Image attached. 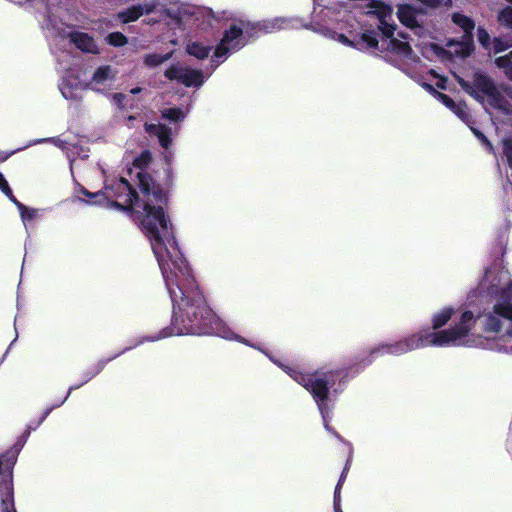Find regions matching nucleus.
<instances>
[{
  "label": "nucleus",
  "instance_id": "nucleus-1",
  "mask_svg": "<svg viewBox=\"0 0 512 512\" xmlns=\"http://www.w3.org/2000/svg\"><path fill=\"white\" fill-rule=\"evenodd\" d=\"M164 179L156 172H138V187L142 197L124 177L105 186L110 205L126 212H135L141 229L150 240L166 287L173 302V317L169 335H221L224 325L209 307L199 289L188 261L177 243L174 227L167 214L174 175L165 157Z\"/></svg>",
  "mask_w": 512,
  "mask_h": 512
},
{
  "label": "nucleus",
  "instance_id": "nucleus-2",
  "mask_svg": "<svg viewBox=\"0 0 512 512\" xmlns=\"http://www.w3.org/2000/svg\"><path fill=\"white\" fill-rule=\"evenodd\" d=\"M107 364H93L85 372L82 382L78 385H73L68 389L66 396L58 404L47 408L40 419L35 425H27L22 435L17 439L14 445L0 456V502L1 512H16L14 503V488H13V469L17 462L18 455L22 450L24 444L29 438L31 431L40 426L43 421L48 417L51 411L61 406L69 397L73 390L80 388L85 383L89 382L97 376L105 368Z\"/></svg>",
  "mask_w": 512,
  "mask_h": 512
},
{
  "label": "nucleus",
  "instance_id": "nucleus-3",
  "mask_svg": "<svg viewBox=\"0 0 512 512\" xmlns=\"http://www.w3.org/2000/svg\"><path fill=\"white\" fill-rule=\"evenodd\" d=\"M455 80L469 96L479 103L483 104L484 96H486L491 107L506 114L512 112L511 104L499 91L494 80L488 74L480 71L474 72L472 83L458 75H455Z\"/></svg>",
  "mask_w": 512,
  "mask_h": 512
},
{
  "label": "nucleus",
  "instance_id": "nucleus-4",
  "mask_svg": "<svg viewBox=\"0 0 512 512\" xmlns=\"http://www.w3.org/2000/svg\"><path fill=\"white\" fill-rule=\"evenodd\" d=\"M476 319L472 311H464L461 315L460 321L449 329L432 332L424 331L420 332L423 340V347L425 346H451L458 345L460 341L467 337L473 326L475 325Z\"/></svg>",
  "mask_w": 512,
  "mask_h": 512
},
{
  "label": "nucleus",
  "instance_id": "nucleus-5",
  "mask_svg": "<svg viewBox=\"0 0 512 512\" xmlns=\"http://www.w3.org/2000/svg\"><path fill=\"white\" fill-rule=\"evenodd\" d=\"M341 370H316L310 374L304 388L311 393L322 417L325 419L329 414L330 389L336 384L338 378L342 377Z\"/></svg>",
  "mask_w": 512,
  "mask_h": 512
},
{
  "label": "nucleus",
  "instance_id": "nucleus-6",
  "mask_svg": "<svg viewBox=\"0 0 512 512\" xmlns=\"http://www.w3.org/2000/svg\"><path fill=\"white\" fill-rule=\"evenodd\" d=\"M421 347H423V340L421 335L415 333L394 343L379 344L378 346L370 349L368 356L362 359L360 362L364 365H370L379 356H400Z\"/></svg>",
  "mask_w": 512,
  "mask_h": 512
},
{
  "label": "nucleus",
  "instance_id": "nucleus-7",
  "mask_svg": "<svg viewBox=\"0 0 512 512\" xmlns=\"http://www.w3.org/2000/svg\"><path fill=\"white\" fill-rule=\"evenodd\" d=\"M164 76L170 81H178L185 87H200L204 83V76L201 70L189 67H181L173 64L164 71Z\"/></svg>",
  "mask_w": 512,
  "mask_h": 512
},
{
  "label": "nucleus",
  "instance_id": "nucleus-8",
  "mask_svg": "<svg viewBox=\"0 0 512 512\" xmlns=\"http://www.w3.org/2000/svg\"><path fill=\"white\" fill-rule=\"evenodd\" d=\"M420 13H423L422 9H417L411 4H402L398 6L397 17L402 25L415 30V33H419L423 30V27L417 21V15Z\"/></svg>",
  "mask_w": 512,
  "mask_h": 512
},
{
  "label": "nucleus",
  "instance_id": "nucleus-9",
  "mask_svg": "<svg viewBox=\"0 0 512 512\" xmlns=\"http://www.w3.org/2000/svg\"><path fill=\"white\" fill-rule=\"evenodd\" d=\"M69 39L79 50L84 53H99V48L94 38L86 32L72 31L69 33Z\"/></svg>",
  "mask_w": 512,
  "mask_h": 512
},
{
  "label": "nucleus",
  "instance_id": "nucleus-10",
  "mask_svg": "<svg viewBox=\"0 0 512 512\" xmlns=\"http://www.w3.org/2000/svg\"><path fill=\"white\" fill-rule=\"evenodd\" d=\"M243 36L248 39L257 38L260 33H271L276 29V23L273 21L247 22L241 21Z\"/></svg>",
  "mask_w": 512,
  "mask_h": 512
},
{
  "label": "nucleus",
  "instance_id": "nucleus-11",
  "mask_svg": "<svg viewBox=\"0 0 512 512\" xmlns=\"http://www.w3.org/2000/svg\"><path fill=\"white\" fill-rule=\"evenodd\" d=\"M221 41L228 46L230 45L234 50L242 48L246 44L245 37L243 36V28L235 23L232 24L229 29L224 32Z\"/></svg>",
  "mask_w": 512,
  "mask_h": 512
},
{
  "label": "nucleus",
  "instance_id": "nucleus-12",
  "mask_svg": "<svg viewBox=\"0 0 512 512\" xmlns=\"http://www.w3.org/2000/svg\"><path fill=\"white\" fill-rule=\"evenodd\" d=\"M377 35L375 30H365L355 38V49L360 51L377 50L379 45Z\"/></svg>",
  "mask_w": 512,
  "mask_h": 512
},
{
  "label": "nucleus",
  "instance_id": "nucleus-13",
  "mask_svg": "<svg viewBox=\"0 0 512 512\" xmlns=\"http://www.w3.org/2000/svg\"><path fill=\"white\" fill-rule=\"evenodd\" d=\"M386 49L400 56L409 57L413 50L408 42L400 41L394 37L387 41Z\"/></svg>",
  "mask_w": 512,
  "mask_h": 512
},
{
  "label": "nucleus",
  "instance_id": "nucleus-14",
  "mask_svg": "<svg viewBox=\"0 0 512 512\" xmlns=\"http://www.w3.org/2000/svg\"><path fill=\"white\" fill-rule=\"evenodd\" d=\"M212 50L210 45H204L200 42H191L186 46V52L199 60H203L208 57Z\"/></svg>",
  "mask_w": 512,
  "mask_h": 512
},
{
  "label": "nucleus",
  "instance_id": "nucleus-15",
  "mask_svg": "<svg viewBox=\"0 0 512 512\" xmlns=\"http://www.w3.org/2000/svg\"><path fill=\"white\" fill-rule=\"evenodd\" d=\"M452 21L454 24L459 26L463 31L465 35H471L473 34V30L475 28V22L472 18L455 12L452 15Z\"/></svg>",
  "mask_w": 512,
  "mask_h": 512
},
{
  "label": "nucleus",
  "instance_id": "nucleus-16",
  "mask_svg": "<svg viewBox=\"0 0 512 512\" xmlns=\"http://www.w3.org/2000/svg\"><path fill=\"white\" fill-rule=\"evenodd\" d=\"M454 312L452 307H445L440 312L434 314L432 317V328L438 330L445 326L452 318Z\"/></svg>",
  "mask_w": 512,
  "mask_h": 512
},
{
  "label": "nucleus",
  "instance_id": "nucleus-17",
  "mask_svg": "<svg viewBox=\"0 0 512 512\" xmlns=\"http://www.w3.org/2000/svg\"><path fill=\"white\" fill-rule=\"evenodd\" d=\"M143 15V8L141 4L128 7L126 10L118 13V18L123 23H130L138 20Z\"/></svg>",
  "mask_w": 512,
  "mask_h": 512
},
{
  "label": "nucleus",
  "instance_id": "nucleus-18",
  "mask_svg": "<svg viewBox=\"0 0 512 512\" xmlns=\"http://www.w3.org/2000/svg\"><path fill=\"white\" fill-rule=\"evenodd\" d=\"M174 51H170L165 54H157V53H148L143 57V64L146 67L153 68L157 67L160 64L170 60L173 56Z\"/></svg>",
  "mask_w": 512,
  "mask_h": 512
},
{
  "label": "nucleus",
  "instance_id": "nucleus-19",
  "mask_svg": "<svg viewBox=\"0 0 512 512\" xmlns=\"http://www.w3.org/2000/svg\"><path fill=\"white\" fill-rule=\"evenodd\" d=\"M77 192L88 198L86 202L89 204H103L104 202L108 201L107 194L102 190L97 192H90L85 187L79 186Z\"/></svg>",
  "mask_w": 512,
  "mask_h": 512
},
{
  "label": "nucleus",
  "instance_id": "nucleus-20",
  "mask_svg": "<svg viewBox=\"0 0 512 512\" xmlns=\"http://www.w3.org/2000/svg\"><path fill=\"white\" fill-rule=\"evenodd\" d=\"M292 379H294L297 383L304 387L305 383L309 379L311 373H304L299 370L297 367L284 365L282 363L278 364Z\"/></svg>",
  "mask_w": 512,
  "mask_h": 512
},
{
  "label": "nucleus",
  "instance_id": "nucleus-21",
  "mask_svg": "<svg viewBox=\"0 0 512 512\" xmlns=\"http://www.w3.org/2000/svg\"><path fill=\"white\" fill-rule=\"evenodd\" d=\"M12 203L17 207L21 219L24 223L33 221L38 216V209L27 207L22 202H20L17 198H15Z\"/></svg>",
  "mask_w": 512,
  "mask_h": 512
},
{
  "label": "nucleus",
  "instance_id": "nucleus-22",
  "mask_svg": "<svg viewBox=\"0 0 512 512\" xmlns=\"http://www.w3.org/2000/svg\"><path fill=\"white\" fill-rule=\"evenodd\" d=\"M370 7L374 9L373 13L377 15L379 21L386 20L392 14L391 6L381 1L374 0Z\"/></svg>",
  "mask_w": 512,
  "mask_h": 512
},
{
  "label": "nucleus",
  "instance_id": "nucleus-23",
  "mask_svg": "<svg viewBox=\"0 0 512 512\" xmlns=\"http://www.w3.org/2000/svg\"><path fill=\"white\" fill-rule=\"evenodd\" d=\"M494 314L490 313L485 318L484 330L486 332L498 333L501 331L502 322L494 311Z\"/></svg>",
  "mask_w": 512,
  "mask_h": 512
},
{
  "label": "nucleus",
  "instance_id": "nucleus-24",
  "mask_svg": "<svg viewBox=\"0 0 512 512\" xmlns=\"http://www.w3.org/2000/svg\"><path fill=\"white\" fill-rule=\"evenodd\" d=\"M497 21L505 29L512 31V6L502 8L497 15Z\"/></svg>",
  "mask_w": 512,
  "mask_h": 512
},
{
  "label": "nucleus",
  "instance_id": "nucleus-25",
  "mask_svg": "<svg viewBox=\"0 0 512 512\" xmlns=\"http://www.w3.org/2000/svg\"><path fill=\"white\" fill-rule=\"evenodd\" d=\"M112 68L110 65H103L98 67L92 77V82L95 84H103L111 78Z\"/></svg>",
  "mask_w": 512,
  "mask_h": 512
},
{
  "label": "nucleus",
  "instance_id": "nucleus-26",
  "mask_svg": "<svg viewBox=\"0 0 512 512\" xmlns=\"http://www.w3.org/2000/svg\"><path fill=\"white\" fill-rule=\"evenodd\" d=\"M105 41L113 47H123L128 43V38L122 32H111L109 33Z\"/></svg>",
  "mask_w": 512,
  "mask_h": 512
},
{
  "label": "nucleus",
  "instance_id": "nucleus-27",
  "mask_svg": "<svg viewBox=\"0 0 512 512\" xmlns=\"http://www.w3.org/2000/svg\"><path fill=\"white\" fill-rule=\"evenodd\" d=\"M459 45L461 47L460 55L462 57H468L470 54L474 51L475 45L473 41V34L471 35H463L462 41L459 42Z\"/></svg>",
  "mask_w": 512,
  "mask_h": 512
},
{
  "label": "nucleus",
  "instance_id": "nucleus-28",
  "mask_svg": "<svg viewBox=\"0 0 512 512\" xmlns=\"http://www.w3.org/2000/svg\"><path fill=\"white\" fill-rule=\"evenodd\" d=\"M162 117L173 122H180L184 119L185 115L181 108L173 107L167 108L162 112Z\"/></svg>",
  "mask_w": 512,
  "mask_h": 512
},
{
  "label": "nucleus",
  "instance_id": "nucleus-29",
  "mask_svg": "<svg viewBox=\"0 0 512 512\" xmlns=\"http://www.w3.org/2000/svg\"><path fill=\"white\" fill-rule=\"evenodd\" d=\"M171 133V128L164 125L162 128H160V131L156 136L158 138L159 144L164 149H168L172 143Z\"/></svg>",
  "mask_w": 512,
  "mask_h": 512
},
{
  "label": "nucleus",
  "instance_id": "nucleus-30",
  "mask_svg": "<svg viewBox=\"0 0 512 512\" xmlns=\"http://www.w3.org/2000/svg\"><path fill=\"white\" fill-rule=\"evenodd\" d=\"M495 64L503 70L506 78L512 81V61L507 57L499 56L495 59Z\"/></svg>",
  "mask_w": 512,
  "mask_h": 512
},
{
  "label": "nucleus",
  "instance_id": "nucleus-31",
  "mask_svg": "<svg viewBox=\"0 0 512 512\" xmlns=\"http://www.w3.org/2000/svg\"><path fill=\"white\" fill-rule=\"evenodd\" d=\"M152 161V155L149 150H144L141 152L139 156H137L134 161L133 165L136 168H139L141 170H144ZM144 172V171H141Z\"/></svg>",
  "mask_w": 512,
  "mask_h": 512
},
{
  "label": "nucleus",
  "instance_id": "nucleus-32",
  "mask_svg": "<svg viewBox=\"0 0 512 512\" xmlns=\"http://www.w3.org/2000/svg\"><path fill=\"white\" fill-rule=\"evenodd\" d=\"M352 459H353V451L352 449H348L347 451V455H346V459H345V465H344V468L340 474V477H339V480L337 482L336 485H340L341 487L343 486L345 480H346V477L349 473V470H350V467H351V464H352Z\"/></svg>",
  "mask_w": 512,
  "mask_h": 512
},
{
  "label": "nucleus",
  "instance_id": "nucleus-33",
  "mask_svg": "<svg viewBox=\"0 0 512 512\" xmlns=\"http://www.w3.org/2000/svg\"><path fill=\"white\" fill-rule=\"evenodd\" d=\"M378 29L381 31L382 35L388 40L391 39L394 35L396 25L389 24L386 20L379 21Z\"/></svg>",
  "mask_w": 512,
  "mask_h": 512
},
{
  "label": "nucleus",
  "instance_id": "nucleus-34",
  "mask_svg": "<svg viewBox=\"0 0 512 512\" xmlns=\"http://www.w3.org/2000/svg\"><path fill=\"white\" fill-rule=\"evenodd\" d=\"M0 190L2 193L12 202L15 200V195L13 194L12 189L10 188L7 180L4 175L0 172Z\"/></svg>",
  "mask_w": 512,
  "mask_h": 512
},
{
  "label": "nucleus",
  "instance_id": "nucleus-35",
  "mask_svg": "<svg viewBox=\"0 0 512 512\" xmlns=\"http://www.w3.org/2000/svg\"><path fill=\"white\" fill-rule=\"evenodd\" d=\"M477 38H478V42L481 44L482 47H484V48L489 47L490 35L484 27L479 26L477 28Z\"/></svg>",
  "mask_w": 512,
  "mask_h": 512
},
{
  "label": "nucleus",
  "instance_id": "nucleus-36",
  "mask_svg": "<svg viewBox=\"0 0 512 512\" xmlns=\"http://www.w3.org/2000/svg\"><path fill=\"white\" fill-rule=\"evenodd\" d=\"M435 98L440 100L449 109L461 108V103H455V101L449 95L442 92L437 93Z\"/></svg>",
  "mask_w": 512,
  "mask_h": 512
},
{
  "label": "nucleus",
  "instance_id": "nucleus-37",
  "mask_svg": "<svg viewBox=\"0 0 512 512\" xmlns=\"http://www.w3.org/2000/svg\"><path fill=\"white\" fill-rule=\"evenodd\" d=\"M503 154L508 166L512 169V137L503 140Z\"/></svg>",
  "mask_w": 512,
  "mask_h": 512
},
{
  "label": "nucleus",
  "instance_id": "nucleus-38",
  "mask_svg": "<svg viewBox=\"0 0 512 512\" xmlns=\"http://www.w3.org/2000/svg\"><path fill=\"white\" fill-rule=\"evenodd\" d=\"M493 43H494V51H495V53L504 52L508 48L512 47V41L502 40L501 38H498V37L494 38Z\"/></svg>",
  "mask_w": 512,
  "mask_h": 512
},
{
  "label": "nucleus",
  "instance_id": "nucleus-39",
  "mask_svg": "<svg viewBox=\"0 0 512 512\" xmlns=\"http://www.w3.org/2000/svg\"><path fill=\"white\" fill-rule=\"evenodd\" d=\"M232 48L228 46L227 44H224L221 40L219 44L216 46L214 51V57L221 58L225 55H227Z\"/></svg>",
  "mask_w": 512,
  "mask_h": 512
},
{
  "label": "nucleus",
  "instance_id": "nucleus-40",
  "mask_svg": "<svg viewBox=\"0 0 512 512\" xmlns=\"http://www.w3.org/2000/svg\"><path fill=\"white\" fill-rule=\"evenodd\" d=\"M163 126L164 124L145 123L144 129L148 134L157 136Z\"/></svg>",
  "mask_w": 512,
  "mask_h": 512
},
{
  "label": "nucleus",
  "instance_id": "nucleus-41",
  "mask_svg": "<svg viewBox=\"0 0 512 512\" xmlns=\"http://www.w3.org/2000/svg\"><path fill=\"white\" fill-rule=\"evenodd\" d=\"M341 489L342 487L340 485H336L333 497V507L336 506L339 508V505H341Z\"/></svg>",
  "mask_w": 512,
  "mask_h": 512
},
{
  "label": "nucleus",
  "instance_id": "nucleus-42",
  "mask_svg": "<svg viewBox=\"0 0 512 512\" xmlns=\"http://www.w3.org/2000/svg\"><path fill=\"white\" fill-rule=\"evenodd\" d=\"M474 135L484 144H487L489 146H492L488 138L485 136L483 132H481L478 129H472Z\"/></svg>",
  "mask_w": 512,
  "mask_h": 512
},
{
  "label": "nucleus",
  "instance_id": "nucleus-43",
  "mask_svg": "<svg viewBox=\"0 0 512 512\" xmlns=\"http://www.w3.org/2000/svg\"><path fill=\"white\" fill-rule=\"evenodd\" d=\"M422 4L430 8H437L441 5L442 0H419Z\"/></svg>",
  "mask_w": 512,
  "mask_h": 512
},
{
  "label": "nucleus",
  "instance_id": "nucleus-44",
  "mask_svg": "<svg viewBox=\"0 0 512 512\" xmlns=\"http://www.w3.org/2000/svg\"><path fill=\"white\" fill-rule=\"evenodd\" d=\"M142 8H143V14H147V15L151 14L156 9V3L155 2L145 3L142 5Z\"/></svg>",
  "mask_w": 512,
  "mask_h": 512
},
{
  "label": "nucleus",
  "instance_id": "nucleus-45",
  "mask_svg": "<svg viewBox=\"0 0 512 512\" xmlns=\"http://www.w3.org/2000/svg\"><path fill=\"white\" fill-rule=\"evenodd\" d=\"M339 41L343 43L344 45H347L349 47L355 48V39L350 40L346 35L340 34L339 35Z\"/></svg>",
  "mask_w": 512,
  "mask_h": 512
},
{
  "label": "nucleus",
  "instance_id": "nucleus-46",
  "mask_svg": "<svg viewBox=\"0 0 512 512\" xmlns=\"http://www.w3.org/2000/svg\"><path fill=\"white\" fill-rule=\"evenodd\" d=\"M457 116L464 118L466 116V105L461 103V108L451 109Z\"/></svg>",
  "mask_w": 512,
  "mask_h": 512
},
{
  "label": "nucleus",
  "instance_id": "nucleus-47",
  "mask_svg": "<svg viewBox=\"0 0 512 512\" xmlns=\"http://www.w3.org/2000/svg\"><path fill=\"white\" fill-rule=\"evenodd\" d=\"M422 87L427 91L429 92L431 95H433L434 97L437 96V93H439V91H437L431 84L429 83H423L422 84Z\"/></svg>",
  "mask_w": 512,
  "mask_h": 512
},
{
  "label": "nucleus",
  "instance_id": "nucleus-48",
  "mask_svg": "<svg viewBox=\"0 0 512 512\" xmlns=\"http://www.w3.org/2000/svg\"><path fill=\"white\" fill-rule=\"evenodd\" d=\"M447 79L445 77H440L439 81L436 83L437 88L445 90Z\"/></svg>",
  "mask_w": 512,
  "mask_h": 512
},
{
  "label": "nucleus",
  "instance_id": "nucleus-49",
  "mask_svg": "<svg viewBox=\"0 0 512 512\" xmlns=\"http://www.w3.org/2000/svg\"><path fill=\"white\" fill-rule=\"evenodd\" d=\"M113 98L114 100L118 103V104H122V102L125 100L126 96L122 93H115L113 95Z\"/></svg>",
  "mask_w": 512,
  "mask_h": 512
},
{
  "label": "nucleus",
  "instance_id": "nucleus-50",
  "mask_svg": "<svg viewBox=\"0 0 512 512\" xmlns=\"http://www.w3.org/2000/svg\"><path fill=\"white\" fill-rule=\"evenodd\" d=\"M12 154H13V152L5 153L3 151H0V162L6 161Z\"/></svg>",
  "mask_w": 512,
  "mask_h": 512
},
{
  "label": "nucleus",
  "instance_id": "nucleus-51",
  "mask_svg": "<svg viewBox=\"0 0 512 512\" xmlns=\"http://www.w3.org/2000/svg\"><path fill=\"white\" fill-rule=\"evenodd\" d=\"M141 91H142L141 87H135V88H132L130 92L132 94L136 95V94L140 93Z\"/></svg>",
  "mask_w": 512,
  "mask_h": 512
},
{
  "label": "nucleus",
  "instance_id": "nucleus-52",
  "mask_svg": "<svg viewBox=\"0 0 512 512\" xmlns=\"http://www.w3.org/2000/svg\"><path fill=\"white\" fill-rule=\"evenodd\" d=\"M503 57H507L509 60L512 61V51L508 52L506 55H504Z\"/></svg>",
  "mask_w": 512,
  "mask_h": 512
},
{
  "label": "nucleus",
  "instance_id": "nucleus-53",
  "mask_svg": "<svg viewBox=\"0 0 512 512\" xmlns=\"http://www.w3.org/2000/svg\"><path fill=\"white\" fill-rule=\"evenodd\" d=\"M333 508H334V512H343L342 508H341V505H339V508H337L336 506L333 507Z\"/></svg>",
  "mask_w": 512,
  "mask_h": 512
},
{
  "label": "nucleus",
  "instance_id": "nucleus-54",
  "mask_svg": "<svg viewBox=\"0 0 512 512\" xmlns=\"http://www.w3.org/2000/svg\"><path fill=\"white\" fill-rule=\"evenodd\" d=\"M430 74L433 75L434 77H438L437 73L435 70H431L430 71Z\"/></svg>",
  "mask_w": 512,
  "mask_h": 512
},
{
  "label": "nucleus",
  "instance_id": "nucleus-55",
  "mask_svg": "<svg viewBox=\"0 0 512 512\" xmlns=\"http://www.w3.org/2000/svg\"><path fill=\"white\" fill-rule=\"evenodd\" d=\"M398 35H399L400 37L404 38V39L406 38V34H404V33H402V32H400Z\"/></svg>",
  "mask_w": 512,
  "mask_h": 512
},
{
  "label": "nucleus",
  "instance_id": "nucleus-56",
  "mask_svg": "<svg viewBox=\"0 0 512 512\" xmlns=\"http://www.w3.org/2000/svg\"><path fill=\"white\" fill-rule=\"evenodd\" d=\"M506 1L512 4V0H506Z\"/></svg>",
  "mask_w": 512,
  "mask_h": 512
}]
</instances>
